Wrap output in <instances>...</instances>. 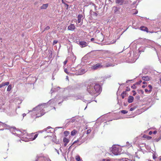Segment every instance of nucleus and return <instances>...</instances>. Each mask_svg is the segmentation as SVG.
<instances>
[{"label":"nucleus","mask_w":161,"mask_h":161,"mask_svg":"<svg viewBox=\"0 0 161 161\" xmlns=\"http://www.w3.org/2000/svg\"><path fill=\"white\" fill-rule=\"evenodd\" d=\"M26 135L27 132L26 130H24L23 132H22L19 130H18V131H17V133H16V135L17 136L22 137V140L23 139V137L26 136Z\"/></svg>","instance_id":"obj_5"},{"label":"nucleus","mask_w":161,"mask_h":161,"mask_svg":"<svg viewBox=\"0 0 161 161\" xmlns=\"http://www.w3.org/2000/svg\"><path fill=\"white\" fill-rule=\"evenodd\" d=\"M132 92L133 93V96H135L136 94V92H135V91L133 90L132 91Z\"/></svg>","instance_id":"obj_52"},{"label":"nucleus","mask_w":161,"mask_h":161,"mask_svg":"<svg viewBox=\"0 0 161 161\" xmlns=\"http://www.w3.org/2000/svg\"><path fill=\"white\" fill-rule=\"evenodd\" d=\"M46 105V103L39 104L37 106L33 109V111L37 110L38 111H40V113L41 115H37L36 118L41 117L45 113L44 110L43 109V108H42L41 106H45Z\"/></svg>","instance_id":"obj_2"},{"label":"nucleus","mask_w":161,"mask_h":161,"mask_svg":"<svg viewBox=\"0 0 161 161\" xmlns=\"http://www.w3.org/2000/svg\"><path fill=\"white\" fill-rule=\"evenodd\" d=\"M134 98L131 96H130L128 98V102L129 103H131L133 102Z\"/></svg>","instance_id":"obj_18"},{"label":"nucleus","mask_w":161,"mask_h":161,"mask_svg":"<svg viewBox=\"0 0 161 161\" xmlns=\"http://www.w3.org/2000/svg\"><path fill=\"white\" fill-rule=\"evenodd\" d=\"M69 97L68 96H64L63 97V101L64 100H66L68 99V97Z\"/></svg>","instance_id":"obj_42"},{"label":"nucleus","mask_w":161,"mask_h":161,"mask_svg":"<svg viewBox=\"0 0 161 161\" xmlns=\"http://www.w3.org/2000/svg\"><path fill=\"white\" fill-rule=\"evenodd\" d=\"M69 142V139L65 137H64L63 138V142H66L68 143Z\"/></svg>","instance_id":"obj_27"},{"label":"nucleus","mask_w":161,"mask_h":161,"mask_svg":"<svg viewBox=\"0 0 161 161\" xmlns=\"http://www.w3.org/2000/svg\"><path fill=\"white\" fill-rule=\"evenodd\" d=\"M130 90V89L129 87H126V91H129Z\"/></svg>","instance_id":"obj_50"},{"label":"nucleus","mask_w":161,"mask_h":161,"mask_svg":"<svg viewBox=\"0 0 161 161\" xmlns=\"http://www.w3.org/2000/svg\"><path fill=\"white\" fill-rule=\"evenodd\" d=\"M11 89H12L11 85H9L8 86V88L7 89V91H8V92L10 91L11 90Z\"/></svg>","instance_id":"obj_29"},{"label":"nucleus","mask_w":161,"mask_h":161,"mask_svg":"<svg viewBox=\"0 0 161 161\" xmlns=\"http://www.w3.org/2000/svg\"><path fill=\"white\" fill-rule=\"evenodd\" d=\"M8 130H9L10 132L13 134L15 135H16V133H17V131H18V130L15 127L11 126H10Z\"/></svg>","instance_id":"obj_10"},{"label":"nucleus","mask_w":161,"mask_h":161,"mask_svg":"<svg viewBox=\"0 0 161 161\" xmlns=\"http://www.w3.org/2000/svg\"><path fill=\"white\" fill-rule=\"evenodd\" d=\"M38 136V134H36L35 135H34H34H33V137H32L31 138V140H32V141L35 140L36 139V138Z\"/></svg>","instance_id":"obj_28"},{"label":"nucleus","mask_w":161,"mask_h":161,"mask_svg":"<svg viewBox=\"0 0 161 161\" xmlns=\"http://www.w3.org/2000/svg\"><path fill=\"white\" fill-rule=\"evenodd\" d=\"M41 156V157H40L39 158V159H38V161H45V156L42 153H40L39 154H38L36 155V158H35V160H36L37 159V156Z\"/></svg>","instance_id":"obj_9"},{"label":"nucleus","mask_w":161,"mask_h":161,"mask_svg":"<svg viewBox=\"0 0 161 161\" xmlns=\"http://www.w3.org/2000/svg\"><path fill=\"white\" fill-rule=\"evenodd\" d=\"M142 82V80H140V81H138V82H137L136 84H140V83Z\"/></svg>","instance_id":"obj_53"},{"label":"nucleus","mask_w":161,"mask_h":161,"mask_svg":"<svg viewBox=\"0 0 161 161\" xmlns=\"http://www.w3.org/2000/svg\"><path fill=\"white\" fill-rule=\"evenodd\" d=\"M71 72H75L76 71V72L77 71L75 69V68L73 67L71 68L70 70Z\"/></svg>","instance_id":"obj_39"},{"label":"nucleus","mask_w":161,"mask_h":161,"mask_svg":"<svg viewBox=\"0 0 161 161\" xmlns=\"http://www.w3.org/2000/svg\"><path fill=\"white\" fill-rule=\"evenodd\" d=\"M102 67V65H101L100 64L98 63L92 66V69L94 70H95L98 68H101Z\"/></svg>","instance_id":"obj_13"},{"label":"nucleus","mask_w":161,"mask_h":161,"mask_svg":"<svg viewBox=\"0 0 161 161\" xmlns=\"http://www.w3.org/2000/svg\"><path fill=\"white\" fill-rule=\"evenodd\" d=\"M55 101V99H51V100H50L48 102H47V104H51L52 102H54V101Z\"/></svg>","instance_id":"obj_30"},{"label":"nucleus","mask_w":161,"mask_h":161,"mask_svg":"<svg viewBox=\"0 0 161 161\" xmlns=\"http://www.w3.org/2000/svg\"><path fill=\"white\" fill-rule=\"evenodd\" d=\"M138 92H139V93H141L142 94H143L144 93V92L142 90H139V91Z\"/></svg>","instance_id":"obj_51"},{"label":"nucleus","mask_w":161,"mask_h":161,"mask_svg":"<svg viewBox=\"0 0 161 161\" xmlns=\"http://www.w3.org/2000/svg\"><path fill=\"white\" fill-rule=\"evenodd\" d=\"M157 133V131H156V130H155V131H154L153 132V133L154 134H155Z\"/></svg>","instance_id":"obj_60"},{"label":"nucleus","mask_w":161,"mask_h":161,"mask_svg":"<svg viewBox=\"0 0 161 161\" xmlns=\"http://www.w3.org/2000/svg\"><path fill=\"white\" fill-rule=\"evenodd\" d=\"M60 89V87L59 86H58L56 88H52L51 90V91H52V92H56L58 90Z\"/></svg>","instance_id":"obj_24"},{"label":"nucleus","mask_w":161,"mask_h":161,"mask_svg":"<svg viewBox=\"0 0 161 161\" xmlns=\"http://www.w3.org/2000/svg\"><path fill=\"white\" fill-rule=\"evenodd\" d=\"M55 150L57 152V153H58V154H59V152L58 151V150L57 149H56V148L55 149Z\"/></svg>","instance_id":"obj_61"},{"label":"nucleus","mask_w":161,"mask_h":161,"mask_svg":"<svg viewBox=\"0 0 161 161\" xmlns=\"http://www.w3.org/2000/svg\"><path fill=\"white\" fill-rule=\"evenodd\" d=\"M78 43L81 47H84L87 45V43L85 41H79Z\"/></svg>","instance_id":"obj_14"},{"label":"nucleus","mask_w":161,"mask_h":161,"mask_svg":"<svg viewBox=\"0 0 161 161\" xmlns=\"http://www.w3.org/2000/svg\"><path fill=\"white\" fill-rule=\"evenodd\" d=\"M45 161H51L50 158L47 156H45Z\"/></svg>","instance_id":"obj_36"},{"label":"nucleus","mask_w":161,"mask_h":161,"mask_svg":"<svg viewBox=\"0 0 161 161\" xmlns=\"http://www.w3.org/2000/svg\"><path fill=\"white\" fill-rule=\"evenodd\" d=\"M143 137L144 138H147L148 139H151L152 138L151 137L149 136H147V135H144L143 136Z\"/></svg>","instance_id":"obj_35"},{"label":"nucleus","mask_w":161,"mask_h":161,"mask_svg":"<svg viewBox=\"0 0 161 161\" xmlns=\"http://www.w3.org/2000/svg\"><path fill=\"white\" fill-rule=\"evenodd\" d=\"M90 14L94 17H97V14L96 13L93 12L92 10H90Z\"/></svg>","instance_id":"obj_20"},{"label":"nucleus","mask_w":161,"mask_h":161,"mask_svg":"<svg viewBox=\"0 0 161 161\" xmlns=\"http://www.w3.org/2000/svg\"><path fill=\"white\" fill-rule=\"evenodd\" d=\"M58 41L57 40H55L53 42V45H55V44H57L58 43Z\"/></svg>","instance_id":"obj_44"},{"label":"nucleus","mask_w":161,"mask_h":161,"mask_svg":"<svg viewBox=\"0 0 161 161\" xmlns=\"http://www.w3.org/2000/svg\"><path fill=\"white\" fill-rule=\"evenodd\" d=\"M82 97L80 96H75L74 97V100H77L78 99H81L82 98Z\"/></svg>","instance_id":"obj_23"},{"label":"nucleus","mask_w":161,"mask_h":161,"mask_svg":"<svg viewBox=\"0 0 161 161\" xmlns=\"http://www.w3.org/2000/svg\"><path fill=\"white\" fill-rule=\"evenodd\" d=\"M53 130V128L50 126H48L46 128L44 129L43 130L41 131V132H42L43 131H45L47 133L52 132V130Z\"/></svg>","instance_id":"obj_11"},{"label":"nucleus","mask_w":161,"mask_h":161,"mask_svg":"<svg viewBox=\"0 0 161 161\" xmlns=\"http://www.w3.org/2000/svg\"><path fill=\"white\" fill-rule=\"evenodd\" d=\"M155 140L156 141V142H158L160 140V139L159 138L156 139H155Z\"/></svg>","instance_id":"obj_64"},{"label":"nucleus","mask_w":161,"mask_h":161,"mask_svg":"<svg viewBox=\"0 0 161 161\" xmlns=\"http://www.w3.org/2000/svg\"><path fill=\"white\" fill-rule=\"evenodd\" d=\"M145 92H149V90H148L147 89H145Z\"/></svg>","instance_id":"obj_59"},{"label":"nucleus","mask_w":161,"mask_h":161,"mask_svg":"<svg viewBox=\"0 0 161 161\" xmlns=\"http://www.w3.org/2000/svg\"><path fill=\"white\" fill-rule=\"evenodd\" d=\"M136 84H135L133 85L132 86H131V88H133V89H135L136 88Z\"/></svg>","instance_id":"obj_40"},{"label":"nucleus","mask_w":161,"mask_h":161,"mask_svg":"<svg viewBox=\"0 0 161 161\" xmlns=\"http://www.w3.org/2000/svg\"><path fill=\"white\" fill-rule=\"evenodd\" d=\"M50 27L48 26H47L46 28H45L44 30L43 31V32L45 31L48 30H49L50 29Z\"/></svg>","instance_id":"obj_41"},{"label":"nucleus","mask_w":161,"mask_h":161,"mask_svg":"<svg viewBox=\"0 0 161 161\" xmlns=\"http://www.w3.org/2000/svg\"><path fill=\"white\" fill-rule=\"evenodd\" d=\"M86 90L90 94L93 95L96 93L99 94L102 91V88L98 84L90 82L87 85Z\"/></svg>","instance_id":"obj_1"},{"label":"nucleus","mask_w":161,"mask_h":161,"mask_svg":"<svg viewBox=\"0 0 161 161\" xmlns=\"http://www.w3.org/2000/svg\"><path fill=\"white\" fill-rule=\"evenodd\" d=\"M122 93L123 94H124V95H126V91H124Z\"/></svg>","instance_id":"obj_58"},{"label":"nucleus","mask_w":161,"mask_h":161,"mask_svg":"<svg viewBox=\"0 0 161 161\" xmlns=\"http://www.w3.org/2000/svg\"><path fill=\"white\" fill-rule=\"evenodd\" d=\"M124 1V0H116V2L120 5H122Z\"/></svg>","instance_id":"obj_21"},{"label":"nucleus","mask_w":161,"mask_h":161,"mask_svg":"<svg viewBox=\"0 0 161 161\" xmlns=\"http://www.w3.org/2000/svg\"><path fill=\"white\" fill-rule=\"evenodd\" d=\"M86 71V70L84 68H81L80 69L75 73H72L76 75H82L84 74Z\"/></svg>","instance_id":"obj_7"},{"label":"nucleus","mask_w":161,"mask_h":161,"mask_svg":"<svg viewBox=\"0 0 161 161\" xmlns=\"http://www.w3.org/2000/svg\"><path fill=\"white\" fill-rule=\"evenodd\" d=\"M33 135L34 133H32L29 135H28L27 134V135L26 136H24L23 137V139H22V140L25 142L32 141V140H31V137Z\"/></svg>","instance_id":"obj_6"},{"label":"nucleus","mask_w":161,"mask_h":161,"mask_svg":"<svg viewBox=\"0 0 161 161\" xmlns=\"http://www.w3.org/2000/svg\"><path fill=\"white\" fill-rule=\"evenodd\" d=\"M91 129H89L86 131V134H88L91 133Z\"/></svg>","instance_id":"obj_43"},{"label":"nucleus","mask_w":161,"mask_h":161,"mask_svg":"<svg viewBox=\"0 0 161 161\" xmlns=\"http://www.w3.org/2000/svg\"><path fill=\"white\" fill-rule=\"evenodd\" d=\"M123 114H126L127 113L128 111L126 110H122L120 111Z\"/></svg>","instance_id":"obj_37"},{"label":"nucleus","mask_w":161,"mask_h":161,"mask_svg":"<svg viewBox=\"0 0 161 161\" xmlns=\"http://www.w3.org/2000/svg\"><path fill=\"white\" fill-rule=\"evenodd\" d=\"M83 16L82 14H79L77 16V23L76 24H79L80 26L81 25L83 24V20L81 19L83 18Z\"/></svg>","instance_id":"obj_8"},{"label":"nucleus","mask_w":161,"mask_h":161,"mask_svg":"<svg viewBox=\"0 0 161 161\" xmlns=\"http://www.w3.org/2000/svg\"><path fill=\"white\" fill-rule=\"evenodd\" d=\"M148 87L150 89L149 90V93H150L152 91V86L151 85H149L148 86Z\"/></svg>","instance_id":"obj_32"},{"label":"nucleus","mask_w":161,"mask_h":161,"mask_svg":"<svg viewBox=\"0 0 161 161\" xmlns=\"http://www.w3.org/2000/svg\"><path fill=\"white\" fill-rule=\"evenodd\" d=\"M9 82H7L4 83L3 82L0 84V88H1L5 86H8L9 85Z\"/></svg>","instance_id":"obj_19"},{"label":"nucleus","mask_w":161,"mask_h":161,"mask_svg":"<svg viewBox=\"0 0 161 161\" xmlns=\"http://www.w3.org/2000/svg\"><path fill=\"white\" fill-rule=\"evenodd\" d=\"M140 29L143 31H146L147 32H148L149 31H148V28L144 26H141L140 28Z\"/></svg>","instance_id":"obj_17"},{"label":"nucleus","mask_w":161,"mask_h":161,"mask_svg":"<svg viewBox=\"0 0 161 161\" xmlns=\"http://www.w3.org/2000/svg\"><path fill=\"white\" fill-rule=\"evenodd\" d=\"M120 8L117 6H114L113 8V9L114 11V12L115 14H118L119 13V10Z\"/></svg>","instance_id":"obj_12"},{"label":"nucleus","mask_w":161,"mask_h":161,"mask_svg":"<svg viewBox=\"0 0 161 161\" xmlns=\"http://www.w3.org/2000/svg\"><path fill=\"white\" fill-rule=\"evenodd\" d=\"M152 133H153V132H152V131H150L149 132L148 134H149V135H151V134H152Z\"/></svg>","instance_id":"obj_62"},{"label":"nucleus","mask_w":161,"mask_h":161,"mask_svg":"<svg viewBox=\"0 0 161 161\" xmlns=\"http://www.w3.org/2000/svg\"><path fill=\"white\" fill-rule=\"evenodd\" d=\"M64 71L66 73H67L68 75H69V74H70L68 72V70L67 69H64Z\"/></svg>","instance_id":"obj_49"},{"label":"nucleus","mask_w":161,"mask_h":161,"mask_svg":"<svg viewBox=\"0 0 161 161\" xmlns=\"http://www.w3.org/2000/svg\"><path fill=\"white\" fill-rule=\"evenodd\" d=\"M1 126L4 127L5 129H8L10 126L9 125L0 121V127Z\"/></svg>","instance_id":"obj_15"},{"label":"nucleus","mask_w":161,"mask_h":161,"mask_svg":"<svg viewBox=\"0 0 161 161\" xmlns=\"http://www.w3.org/2000/svg\"><path fill=\"white\" fill-rule=\"evenodd\" d=\"M77 131L76 130H73L71 132V135L72 136H74L77 133Z\"/></svg>","instance_id":"obj_26"},{"label":"nucleus","mask_w":161,"mask_h":161,"mask_svg":"<svg viewBox=\"0 0 161 161\" xmlns=\"http://www.w3.org/2000/svg\"><path fill=\"white\" fill-rule=\"evenodd\" d=\"M144 50H145L144 49H142V48L141 47L140 48H139L138 49L139 52L140 53L142 52H143L144 51Z\"/></svg>","instance_id":"obj_38"},{"label":"nucleus","mask_w":161,"mask_h":161,"mask_svg":"<svg viewBox=\"0 0 161 161\" xmlns=\"http://www.w3.org/2000/svg\"><path fill=\"white\" fill-rule=\"evenodd\" d=\"M137 59L136 58H135V59H134L133 60H129L128 61V62L130 63H133L135 62L136 60Z\"/></svg>","instance_id":"obj_33"},{"label":"nucleus","mask_w":161,"mask_h":161,"mask_svg":"<svg viewBox=\"0 0 161 161\" xmlns=\"http://www.w3.org/2000/svg\"><path fill=\"white\" fill-rule=\"evenodd\" d=\"M76 59V57L75 56H73V59H74V61H75Z\"/></svg>","instance_id":"obj_57"},{"label":"nucleus","mask_w":161,"mask_h":161,"mask_svg":"<svg viewBox=\"0 0 161 161\" xmlns=\"http://www.w3.org/2000/svg\"><path fill=\"white\" fill-rule=\"evenodd\" d=\"M41 157V156H37V159L36 160H35V161H38V159H39V158L40 157Z\"/></svg>","instance_id":"obj_55"},{"label":"nucleus","mask_w":161,"mask_h":161,"mask_svg":"<svg viewBox=\"0 0 161 161\" xmlns=\"http://www.w3.org/2000/svg\"><path fill=\"white\" fill-rule=\"evenodd\" d=\"M121 96L122 97V98L123 99H124V97H125L124 94H123L122 93H121Z\"/></svg>","instance_id":"obj_54"},{"label":"nucleus","mask_w":161,"mask_h":161,"mask_svg":"<svg viewBox=\"0 0 161 161\" xmlns=\"http://www.w3.org/2000/svg\"><path fill=\"white\" fill-rule=\"evenodd\" d=\"M49 58H51L52 55V52L51 50L49 51Z\"/></svg>","instance_id":"obj_31"},{"label":"nucleus","mask_w":161,"mask_h":161,"mask_svg":"<svg viewBox=\"0 0 161 161\" xmlns=\"http://www.w3.org/2000/svg\"><path fill=\"white\" fill-rule=\"evenodd\" d=\"M151 77L148 76H142V79L145 81H147L150 80Z\"/></svg>","instance_id":"obj_22"},{"label":"nucleus","mask_w":161,"mask_h":161,"mask_svg":"<svg viewBox=\"0 0 161 161\" xmlns=\"http://www.w3.org/2000/svg\"><path fill=\"white\" fill-rule=\"evenodd\" d=\"M75 29V25L73 24H71L68 26V30L71 31L74 30Z\"/></svg>","instance_id":"obj_16"},{"label":"nucleus","mask_w":161,"mask_h":161,"mask_svg":"<svg viewBox=\"0 0 161 161\" xmlns=\"http://www.w3.org/2000/svg\"><path fill=\"white\" fill-rule=\"evenodd\" d=\"M67 60H66L64 62V65H65L67 63Z\"/></svg>","instance_id":"obj_56"},{"label":"nucleus","mask_w":161,"mask_h":161,"mask_svg":"<svg viewBox=\"0 0 161 161\" xmlns=\"http://www.w3.org/2000/svg\"><path fill=\"white\" fill-rule=\"evenodd\" d=\"M76 159L77 161H80L81 159L79 156H77L76 157Z\"/></svg>","instance_id":"obj_34"},{"label":"nucleus","mask_w":161,"mask_h":161,"mask_svg":"<svg viewBox=\"0 0 161 161\" xmlns=\"http://www.w3.org/2000/svg\"><path fill=\"white\" fill-rule=\"evenodd\" d=\"M153 159H155V158H156L157 157H156L155 154V153L153 154Z\"/></svg>","instance_id":"obj_45"},{"label":"nucleus","mask_w":161,"mask_h":161,"mask_svg":"<svg viewBox=\"0 0 161 161\" xmlns=\"http://www.w3.org/2000/svg\"><path fill=\"white\" fill-rule=\"evenodd\" d=\"M64 133L65 134V136H67V134H69L68 132V131H64Z\"/></svg>","instance_id":"obj_48"},{"label":"nucleus","mask_w":161,"mask_h":161,"mask_svg":"<svg viewBox=\"0 0 161 161\" xmlns=\"http://www.w3.org/2000/svg\"><path fill=\"white\" fill-rule=\"evenodd\" d=\"M48 6V4H43L41 6V8L42 9H46Z\"/></svg>","instance_id":"obj_25"},{"label":"nucleus","mask_w":161,"mask_h":161,"mask_svg":"<svg viewBox=\"0 0 161 161\" xmlns=\"http://www.w3.org/2000/svg\"><path fill=\"white\" fill-rule=\"evenodd\" d=\"M136 107H133V108H131L130 109V111H132L134 110H135V109L136 108Z\"/></svg>","instance_id":"obj_47"},{"label":"nucleus","mask_w":161,"mask_h":161,"mask_svg":"<svg viewBox=\"0 0 161 161\" xmlns=\"http://www.w3.org/2000/svg\"><path fill=\"white\" fill-rule=\"evenodd\" d=\"M114 61V59L112 57H110L107 60V63L106 64L104 67H108L110 66H113L114 65L111 63L113 62Z\"/></svg>","instance_id":"obj_4"},{"label":"nucleus","mask_w":161,"mask_h":161,"mask_svg":"<svg viewBox=\"0 0 161 161\" xmlns=\"http://www.w3.org/2000/svg\"><path fill=\"white\" fill-rule=\"evenodd\" d=\"M78 142V140L75 141L72 144V145L74 144L77 143Z\"/></svg>","instance_id":"obj_63"},{"label":"nucleus","mask_w":161,"mask_h":161,"mask_svg":"<svg viewBox=\"0 0 161 161\" xmlns=\"http://www.w3.org/2000/svg\"><path fill=\"white\" fill-rule=\"evenodd\" d=\"M111 151L113 154L117 155L121 154V149L118 145H114L112 147Z\"/></svg>","instance_id":"obj_3"},{"label":"nucleus","mask_w":161,"mask_h":161,"mask_svg":"<svg viewBox=\"0 0 161 161\" xmlns=\"http://www.w3.org/2000/svg\"><path fill=\"white\" fill-rule=\"evenodd\" d=\"M140 96L138 95H136V98L138 100H139L140 99Z\"/></svg>","instance_id":"obj_46"}]
</instances>
